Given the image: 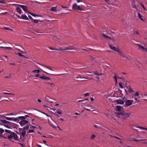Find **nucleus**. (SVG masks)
<instances>
[{"label":"nucleus","instance_id":"f257e3e1","mask_svg":"<svg viewBox=\"0 0 147 147\" xmlns=\"http://www.w3.org/2000/svg\"><path fill=\"white\" fill-rule=\"evenodd\" d=\"M118 114L121 115L123 119L129 117L130 115V113H125L123 111H121L119 113H118Z\"/></svg>","mask_w":147,"mask_h":147},{"label":"nucleus","instance_id":"f03ea898","mask_svg":"<svg viewBox=\"0 0 147 147\" xmlns=\"http://www.w3.org/2000/svg\"><path fill=\"white\" fill-rule=\"evenodd\" d=\"M13 5L15 6L18 5L26 13L29 12L27 10V7L26 6L17 4H13Z\"/></svg>","mask_w":147,"mask_h":147},{"label":"nucleus","instance_id":"7ed1b4c3","mask_svg":"<svg viewBox=\"0 0 147 147\" xmlns=\"http://www.w3.org/2000/svg\"><path fill=\"white\" fill-rule=\"evenodd\" d=\"M25 119L26 118L24 117V119H21V121L19 123L21 126H24L25 125L28 123V121L25 120Z\"/></svg>","mask_w":147,"mask_h":147},{"label":"nucleus","instance_id":"20e7f679","mask_svg":"<svg viewBox=\"0 0 147 147\" xmlns=\"http://www.w3.org/2000/svg\"><path fill=\"white\" fill-rule=\"evenodd\" d=\"M137 3L138 2L136 0H133V1L132 2L131 7L136 10L138 9V6L136 5Z\"/></svg>","mask_w":147,"mask_h":147},{"label":"nucleus","instance_id":"39448f33","mask_svg":"<svg viewBox=\"0 0 147 147\" xmlns=\"http://www.w3.org/2000/svg\"><path fill=\"white\" fill-rule=\"evenodd\" d=\"M117 52L119 54L120 56L121 57H124L127 59H128V58H127V57L125 55V54H124V52L121 51L119 49L117 51Z\"/></svg>","mask_w":147,"mask_h":147},{"label":"nucleus","instance_id":"423d86ee","mask_svg":"<svg viewBox=\"0 0 147 147\" xmlns=\"http://www.w3.org/2000/svg\"><path fill=\"white\" fill-rule=\"evenodd\" d=\"M133 101V100H127L125 101V105L127 106L131 105L132 104Z\"/></svg>","mask_w":147,"mask_h":147},{"label":"nucleus","instance_id":"0eeeda50","mask_svg":"<svg viewBox=\"0 0 147 147\" xmlns=\"http://www.w3.org/2000/svg\"><path fill=\"white\" fill-rule=\"evenodd\" d=\"M136 45L139 47V50H141L146 52L147 51V49L144 47L143 46L141 45L140 44H137Z\"/></svg>","mask_w":147,"mask_h":147},{"label":"nucleus","instance_id":"6e6552de","mask_svg":"<svg viewBox=\"0 0 147 147\" xmlns=\"http://www.w3.org/2000/svg\"><path fill=\"white\" fill-rule=\"evenodd\" d=\"M24 119V117H18L16 118H14L13 117V121L14 122H16L17 123L19 121V119Z\"/></svg>","mask_w":147,"mask_h":147},{"label":"nucleus","instance_id":"1a4fd4ad","mask_svg":"<svg viewBox=\"0 0 147 147\" xmlns=\"http://www.w3.org/2000/svg\"><path fill=\"white\" fill-rule=\"evenodd\" d=\"M45 100L47 102L50 103H52L53 102V101H52L53 99L51 98L48 96H45Z\"/></svg>","mask_w":147,"mask_h":147},{"label":"nucleus","instance_id":"9d476101","mask_svg":"<svg viewBox=\"0 0 147 147\" xmlns=\"http://www.w3.org/2000/svg\"><path fill=\"white\" fill-rule=\"evenodd\" d=\"M109 46L110 48L112 50H113L115 51H116L117 52L118 50L119 49L117 47H115L112 45H109Z\"/></svg>","mask_w":147,"mask_h":147},{"label":"nucleus","instance_id":"9b49d317","mask_svg":"<svg viewBox=\"0 0 147 147\" xmlns=\"http://www.w3.org/2000/svg\"><path fill=\"white\" fill-rule=\"evenodd\" d=\"M48 122L49 124L53 128H56L57 125L55 122L53 121L52 123H51L50 122L49 119H48Z\"/></svg>","mask_w":147,"mask_h":147},{"label":"nucleus","instance_id":"f8f14e48","mask_svg":"<svg viewBox=\"0 0 147 147\" xmlns=\"http://www.w3.org/2000/svg\"><path fill=\"white\" fill-rule=\"evenodd\" d=\"M11 134L13 136V137L14 138V139L15 140H17L18 138L17 135L15 133L12 132L11 133Z\"/></svg>","mask_w":147,"mask_h":147},{"label":"nucleus","instance_id":"ddd939ff","mask_svg":"<svg viewBox=\"0 0 147 147\" xmlns=\"http://www.w3.org/2000/svg\"><path fill=\"white\" fill-rule=\"evenodd\" d=\"M96 62L95 60H90L89 62V65L90 66H91L93 65Z\"/></svg>","mask_w":147,"mask_h":147},{"label":"nucleus","instance_id":"4468645a","mask_svg":"<svg viewBox=\"0 0 147 147\" xmlns=\"http://www.w3.org/2000/svg\"><path fill=\"white\" fill-rule=\"evenodd\" d=\"M65 49L66 50H76V48L73 47V46H70L69 47H66Z\"/></svg>","mask_w":147,"mask_h":147},{"label":"nucleus","instance_id":"2eb2a0df","mask_svg":"<svg viewBox=\"0 0 147 147\" xmlns=\"http://www.w3.org/2000/svg\"><path fill=\"white\" fill-rule=\"evenodd\" d=\"M117 104H123L124 102L121 99H119L116 101Z\"/></svg>","mask_w":147,"mask_h":147},{"label":"nucleus","instance_id":"dca6fc26","mask_svg":"<svg viewBox=\"0 0 147 147\" xmlns=\"http://www.w3.org/2000/svg\"><path fill=\"white\" fill-rule=\"evenodd\" d=\"M58 7V6H57L56 7H53L51 8L49 10L50 11H52L53 12H56L57 8Z\"/></svg>","mask_w":147,"mask_h":147},{"label":"nucleus","instance_id":"f3484780","mask_svg":"<svg viewBox=\"0 0 147 147\" xmlns=\"http://www.w3.org/2000/svg\"><path fill=\"white\" fill-rule=\"evenodd\" d=\"M53 40H54L57 41L58 42H60L61 40V39L59 37H57L55 36H54L53 38Z\"/></svg>","mask_w":147,"mask_h":147},{"label":"nucleus","instance_id":"a211bd4d","mask_svg":"<svg viewBox=\"0 0 147 147\" xmlns=\"http://www.w3.org/2000/svg\"><path fill=\"white\" fill-rule=\"evenodd\" d=\"M116 110L119 111L118 113H119L121 111H121V107L120 106H116Z\"/></svg>","mask_w":147,"mask_h":147},{"label":"nucleus","instance_id":"6ab92c4d","mask_svg":"<svg viewBox=\"0 0 147 147\" xmlns=\"http://www.w3.org/2000/svg\"><path fill=\"white\" fill-rule=\"evenodd\" d=\"M78 5H77V3H74L72 6V9L74 10H76L77 9V6Z\"/></svg>","mask_w":147,"mask_h":147},{"label":"nucleus","instance_id":"aec40b11","mask_svg":"<svg viewBox=\"0 0 147 147\" xmlns=\"http://www.w3.org/2000/svg\"><path fill=\"white\" fill-rule=\"evenodd\" d=\"M21 17L22 19L24 20H29V19L28 18V17L26 15H25L23 14H22L21 16Z\"/></svg>","mask_w":147,"mask_h":147},{"label":"nucleus","instance_id":"412c9836","mask_svg":"<svg viewBox=\"0 0 147 147\" xmlns=\"http://www.w3.org/2000/svg\"><path fill=\"white\" fill-rule=\"evenodd\" d=\"M16 11L19 13V14H21L22 13V10L19 7H17L16 8Z\"/></svg>","mask_w":147,"mask_h":147},{"label":"nucleus","instance_id":"4be33fe9","mask_svg":"<svg viewBox=\"0 0 147 147\" xmlns=\"http://www.w3.org/2000/svg\"><path fill=\"white\" fill-rule=\"evenodd\" d=\"M146 140V139H141V140H136L135 138H133L132 139L131 141H145Z\"/></svg>","mask_w":147,"mask_h":147},{"label":"nucleus","instance_id":"5701e85b","mask_svg":"<svg viewBox=\"0 0 147 147\" xmlns=\"http://www.w3.org/2000/svg\"><path fill=\"white\" fill-rule=\"evenodd\" d=\"M138 16L141 20L144 21V19L142 18V16L139 13H138Z\"/></svg>","mask_w":147,"mask_h":147},{"label":"nucleus","instance_id":"b1692460","mask_svg":"<svg viewBox=\"0 0 147 147\" xmlns=\"http://www.w3.org/2000/svg\"><path fill=\"white\" fill-rule=\"evenodd\" d=\"M127 89H128V91L130 93H131L133 92L134 91L131 88L130 86H129L127 87Z\"/></svg>","mask_w":147,"mask_h":147},{"label":"nucleus","instance_id":"393cba45","mask_svg":"<svg viewBox=\"0 0 147 147\" xmlns=\"http://www.w3.org/2000/svg\"><path fill=\"white\" fill-rule=\"evenodd\" d=\"M4 118L7 120L9 121H13V117H5Z\"/></svg>","mask_w":147,"mask_h":147},{"label":"nucleus","instance_id":"a878e982","mask_svg":"<svg viewBox=\"0 0 147 147\" xmlns=\"http://www.w3.org/2000/svg\"><path fill=\"white\" fill-rule=\"evenodd\" d=\"M1 121L3 123V124H8L10 123L8 121L5 120H1Z\"/></svg>","mask_w":147,"mask_h":147},{"label":"nucleus","instance_id":"bb28decb","mask_svg":"<svg viewBox=\"0 0 147 147\" xmlns=\"http://www.w3.org/2000/svg\"><path fill=\"white\" fill-rule=\"evenodd\" d=\"M11 133L12 132H11L10 134L7 136V138L10 140H11L13 137V136L11 134Z\"/></svg>","mask_w":147,"mask_h":147},{"label":"nucleus","instance_id":"cd10ccee","mask_svg":"<svg viewBox=\"0 0 147 147\" xmlns=\"http://www.w3.org/2000/svg\"><path fill=\"white\" fill-rule=\"evenodd\" d=\"M133 96H134L135 97L138 96H139V92H136L135 94H134L133 95H132V98H134Z\"/></svg>","mask_w":147,"mask_h":147},{"label":"nucleus","instance_id":"c85d7f7f","mask_svg":"<svg viewBox=\"0 0 147 147\" xmlns=\"http://www.w3.org/2000/svg\"><path fill=\"white\" fill-rule=\"evenodd\" d=\"M40 71V70L39 69H35L33 70L32 72L34 73L38 74Z\"/></svg>","mask_w":147,"mask_h":147},{"label":"nucleus","instance_id":"c756f323","mask_svg":"<svg viewBox=\"0 0 147 147\" xmlns=\"http://www.w3.org/2000/svg\"><path fill=\"white\" fill-rule=\"evenodd\" d=\"M32 128L33 129L31 130H29L28 131L29 133H33L34 132V128H35L36 127L35 126H32Z\"/></svg>","mask_w":147,"mask_h":147},{"label":"nucleus","instance_id":"7c9ffc66","mask_svg":"<svg viewBox=\"0 0 147 147\" xmlns=\"http://www.w3.org/2000/svg\"><path fill=\"white\" fill-rule=\"evenodd\" d=\"M96 137V136L94 134H92L91 135V136L90 140H94L95 137Z\"/></svg>","mask_w":147,"mask_h":147},{"label":"nucleus","instance_id":"2f4dec72","mask_svg":"<svg viewBox=\"0 0 147 147\" xmlns=\"http://www.w3.org/2000/svg\"><path fill=\"white\" fill-rule=\"evenodd\" d=\"M47 84H49L51 87H55V84L53 83H47Z\"/></svg>","mask_w":147,"mask_h":147},{"label":"nucleus","instance_id":"473e14b6","mask_svg":"<svg viewBox=\"0 0 147 147\" xmlns=\"http://www.w3.org/2000/svg\"><path fill=\"white\" fill-rule=\"evenodd\" d=\"M40 30H32V32L35 34H36V33H41V32H38V31H40Z\"/></svg>","mask_w":147,"mask_h":147},{"label":"nucleus","instance_id":"72a5a7b5","mask_svg":"<svg viewBox=\"0 0 147 147\" xmlns=\"http://www.w3.org/2000/svg\"><path fill=\"white\" fill-rule=\"evenodd\" d=\"M22 134L23 136V137H24L26 135V131L24 130H23V131L22 132Z\"/></svg>","mask_w":147,"mask_h":147},{"label":"nucleus","instance_id":"f704fd0d","mask_svg":"<svg viewBox=\"0 0 147 147\" xmlns=\"http://www.w3.org/2000/svg\"><path fill=\"white\" fill-rule=\"evenodd\" d=\"M14 48L13 46V47H6L5 48V49H6L7 50L10 51L11 49Z\"/></svg>","mask_w":147,"mask_h":147},{"label":"nucleus","instance_id":"c9c22d12","mask_svg":"<svg viewBox=\"0 0 147 147\" xmlns=\"http://www.w3.org/2000/svg\"><path fill=\"white\" fill-rule=\"evenodd\" d=\"M77 9L79 10L80 11H82L83 10V9L80 7V5H78V6H77Z\"/></svg>","mask_w":147,"mask_h":147},{"label":"nucleus","instance_id":"e433bc0d","mask_svg":"<svg viewBox=\"0 0 147 147\" xmlns=\"http://www.w3.org/2000/svg\"><path fill=\"white\" fill-rule=\"evenodd\" d=\"M3 29L8 30H10V31H13V30H12L11 29H10V28H8L7 27H3Z\"/></svg>","mask_w":147,"mask_h":147},{"label":"nucleus","instance_id":"4c0bfd02","mask_svg":"<svg viewBox=\"0 0 147 147\" xmlns=\"http://www.w3.org/2000/svg\"><path fill=\"white\" fill-rule=\"evenodd\" d=\"M29 127V125H27L25 127H24L23 129L24 130L27 129Z\"/></svg>","mask_w":147,"mask_h":147},{"label":"nucleus","instance_id":"58836bf2","mask_svg":"<svg viewBox=\"0 0 147 147\" xmlns=\"http://www.w3.org/2000/svg\"><path fill=\"white\" fill-rule=\"evenodd\" d=\"M4 131V130L2 129V128H0V134H2Z\"/></svg>","mask_w":147,"mask_h":147},{"label":"nucleus","instance_id":"ea45409f","mask_svg":"<svg viewBox=\"0 0 147 147\" xmlns=\"http://www.w3.org/2000/svg\"><path fill=\"white\" fill-rule=\"evenodd\" d=\"M57 113L58 114H59V115H61L62 114V113L61 112V111H60V110H58L57 111Z\"/></svg>","mask_w":147,"mask_h":147},{"label":"nucleus","instance_id":"a19ab883","mask_svg":"<svg viewBox=\"0 0 147 147\" xmlns=\"http://www.w3.org/2000/svg\"><path fill=\"white\" fill-rule=\"evenodd\" d=\"M46 77V76H40V78L42 79L45 80Z\"/></svg>","mask_w":147,"mask_h":147},{"label":"nucleus","instance_id":"79ce46f5","mask_svg":"<svg viewBox=\"0 0 147 147\" xmlns=\"http://www.w3.org/2000/svg\"><path fill=\"white\" fill-rule=\"evenodd\" d=\"M5 131L6 133L10 134L11 132H11L10 130L7 129H5Z\"/></svg>","mask_w":147,"mask_h":147},{"label":"nucleus","instance_id":"37998d69","mask_svg":"<svg viewBox=\"0 0 147 147\" xmlns=\"http://www.w3.org/2000/svg\"><path fill=\"white\" fill-rule=\"evenodd\" d=\"M28 13L30 14L31 15H32V16H38L37 15H36V14H34L31 13L30 12H28Z\"/></svg>","mask_w":147,"mask_h":147},{"label":"nucleus","instance_id":"c03bdc74","mask_svg":"<svg viewBox=\"0 0 147 147\" xmlns=\"http://www.w3.org/2000/svg\"><path fill=\"white\" fill-rule=\"evenodd\" d=\"M3 94H8V95H14V94H12V93H5V92H3Z\"/></svg>","mask_w":147,"mask_h":147},{"label":"nucleus","instance_id":"a18cd8bd","mask_svg":"<svg viewBox=\"0 0 147 147\" xmlns=\"http://www.w3.org/2000/svg\"><path fill=\"white\" fill-rule=\"evenodd\" d=\"M93 72L95 74L97 75V76L101 75L102 74V73H100L98 74L97 73V72L96 71H94Z\"/></svg>","mask_w":147,"mask_h":147},{"label":"nucleus","instance_id":"49530a36","mask_svg":"<svg viewBox=\"0 0 147 147\" xmlns=\"http://www.w3.org/2000/svg\"><path fill=\"white\" fill-rule=\"evenodd\" d=\"M102 36L104 37L106 39H107L109 36H107L105 35L104 34H102Z\"/></svg>","mask_w":147,"mask_h":147},{"label":"nucleus","instance_id":"de8ad7c7","mask_svg":"<svg viewBox=\"0 0 147 147\" xmlns=\"http://www.w3.org/2000/svg\"><path fill=\"white\" fill-rule=\"evenodd\" d=\"M43 66L44 67H46L47 68L50 69L52 71V69H51V68L50 67H49L48 66Z\"/></svg>","mask_w":147,"mask_h":147},{"label":"nucleus","instance_id":"09e8293b","mask_svg":"<svg viewBox=\"0 0 147 147\" xmlns=\"http://www.w3.org/2000/svg\"><path fill=\"white\" fill-rule=\"evenodd\" d=\"M49 49L51 50H56L57 51H59V50L57 49H55L52 47H49Z\"/></svg>","mask_w":147,"mask_h":147},{"label":"nucleus","instance_id":"8fccbe9b","mask_svg":"<svg viewBox=\"0 0 147 147\" xmlns=\"http://www.w3.org/2000/svg\"><path fill=\"white\" fill-rule=\"evenodd\" d=\"M18 55L20 56V57H24V56L23 55H22L21 53H18Z\"/></svg>","mask_w":147,"mask_h":147},{"label":"nucleus","instance_id":"3c124183","mask_svg":"<svg viewBox=\"0 0 147 147\" xmlns=\"http://www.w3.org/2000/svg\"><path fill=\"white\" fill-rule=\"evenodd\" d=\"M34 23L37 24L38 22V21L37 20H34Z\"/></svg>","mask_w":147,"mask_h":147},{"label":"nucleus","instance_id":"603ef678","mask_svg":"<svg viewBox=\"0 0 147 147\" xmlns=\"http://www.w3.org/2000/svg\"><path fill=\"white\" fill-rule=\"evenodd\" d=\"M119 86L120 87V88L121 89H122L123 88V87L122 85L120 83H119Z\"/></svg>","mask_w":147,"mask_h":147},{"label":"nucleus","instance_id":"864d4df0","mask_svg":"<svg viewBox=\"0 0 147 147\" xmlns=\"http://www.w3.org/2000/svg\"><path fill=\"white\" fill-rule=\"evenodd\" d=\"M0 3L4 4L5 3V1L3 0H0Z\"/></svg>","mask_w":147,"mask_h":147},{"label":"nucleus","instance_id":"5fc2aeb1","mask_svg":"<svg viewBox=\"0 0 147 147\" xmlns=\"http://www.w3.org/2000/svg\"><path fill=\"white\" fill-rule=\"evenodd\" d=\"M50 78L48 77H47V76H46V77H45V80H50Z\"/></svg>","mask_w":147,"mask_h":147},{"label":"nucleus","instance_id":"6e6d98bb","mask_svg":"<svg viewBox=\"0 0 147 147\" xmlns=\"http://www.w3.org/2000/svg\"><path fill=\"white\" fill-rule=\"evenodd\" d=\"M28 17L29 18V19L31 20L32 21H33L34 20L32 18V17L30 16H28Z\"/></svg>","mask_w":147,"mask_h":147},{"label":"nucleus","instance_id":"4d7b16f0","mask_svg":"<svg viewBox=\"0 0 147 147\" xmlns=\"http://www.w3.org/2000/svg\"><path fill=\"white\" fill-rule=\"evenodd\" d=\"M89 95V93H86L85 94H84V96H88Z\"/></svg>","mask_w":147,"mask_h":147},{"label":"nucleus","instance_id":"13d9d810","mask_svg":"<svg viewBox=\"0 0 147 147\" xmlns=\"http://www.w3.org/2000/svg\"><path fill=\"white\" fill-rule=\"evenodd\" d=\"M16 114H14V113H10V114H7L6 115H16Z\"/></svg>","mask_w":147,"mask_h":147},{"label":"nucleus","instance_id":"bf43d9fd","mask_svg":"<svg viewBox=\"0 0 147 147\" xmlns=\"http://www.w3.org/2000/svg\"><path fill=\"white\" fill-rule=\"evenodd\" d=\"M91 60H95V58L92 57V56H90Z\"/></svg>","mask_w":147,"mask_h":147},{"label":"nucleus","instance_id":"052dcab7","mask_svg":"<svg viewBox=\"0 0 147 147\" xmlns=\"http://www.w3.org/2000/svg\"><path fill=\"white\" fill-rule=\"evenodd\" d=\"M94 126L96 128H100V127L98 126L97 125H94Z\"/></svg>","mask_w":147,"mask_h":147},{"label":"nucleus","instance_id":"680f3d73","mask_svg":"<svg viewBox=\"0 0 147 147\" xmlns=\"http://www.w3.org/2000/svg\"><path fill=\"white\" fill-rule=\"evenodd\" d=\"M117 76L116 75H114V78L115 79V80L116 79H117Z\"/></svg>","mask_w":147,"mask_h":147},{"label":"nucleus","instance_id":"e2e57ef3","mask_svg":"<svg viewBox=\"0 0 147 147\" xmlns=\"http://www.w3.org/2000/svg\"><path fill=\"white\" fill-rule=\"evenodd\" d=\"M108 38L109 39L112 40L113 41L114 40V39L113 38H111L110 37L108 36V38H107V39Z\"/></svg>","mask_w":147,"mask_h":147},{"label":"nucleus","instance_id":"0e129e2a","mask_svg":"<svg viewBox=\"0 0 147 147\" xmlns=\"http://www.w3.org/2000/svg\"><path fill=\"white\" fill-rule=\"evenodd\" d=\"M21 117H24L25 118H26V117H29V116L28 115H26L24 116H21Z\"/></svg>","mask_w":147,"mask_h":147},{"label":"nucleus","instance_id":"69168bd1","mask_svg":"<svg viewBox=\"0 0 147 147\" xmlns=\"http://www.w3.org/2000/svg\"><path fill=\"white\" fill-rule=\"evenodd\" d=\"M35 77H39L40 78V76H39V74H36L35 75Z\"/></svg>","mask_w":147,"mask_h":147},{"label":"nucleus","instance_id":"338daca9","mask_svg":"<svg viewBox=\"0 0 147 147\" xmlns=\"http://www.w3.org/2000/svg\"><path fill=\"white\" fill-rule=\"evenodd\" d=\"M11 76H5V78H11Z\"/></svg>","mask_w":147,"mask_h":147},{"label":"nucleus","instance_id":"774afa93","mask_svg":"<svg viewBox=\"0 0 147 147\" xmlns=\"http://www.w3.org/2000/svg\"><path fill=\"white\" fill-rule=\"evenodd\" d=\"M141 6H142V7H143V8H144V10H146V9H145V7H144V5H143L142 4H141Z\"/></svg>","mask_w":147,"mask_h":147}]
</instances>
